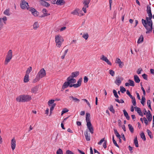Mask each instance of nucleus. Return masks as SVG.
I'll return each instance as SVG.
<instances>
[{
	"instance_id": "1",
	"label": "nucleus",
	"mask_w": 154,
	"mask_h": 154,
	"mask_svg": "<svg viewBox=\"0 0 154 154\" xmlns=\"http://www.w3.org/2000/svg\"><path fill=\"white\" fill-rule=\"evenodd\" d=\"M149 17H146V20L143 19L142 20V22L144 26L146 29V34L152 32V22L151 19L152 18V15H148Z\"/></svg>"
},
{
	"instance_id": "2",
	"label": "nucleus",
	"mask_w": 154,
	"mask_h": 154,
	"mask_svg": "<svg viewBox=\"0 0 154 154\" xmlns=\"http://www.w3.org/2000/svg\"><path fill=\"white\" fill-rule=\"evenodd\" d=\"M32 99L31 96L26 94L20 95L16 98V100L19 102H28Z\"/></svg>"
},
{
	"instance_id": "3",
	"label": "nucleus",
	"mask_w": 154,
	"mask_h": 154,
	"mask_svg": "<svg viewBox=\"0 0 154 154\" xmlns=\"http://www.w3.org/2000/svg\"><path fill=\"white\" fill-rule=\"evenodd\" d=\"M86 121L87 122V126L90 132L92 134L94 133V129L90 122V114L89 113L86 114Z\"/></svg>"
},
{
	"instance_id": "4",
	"label": "nucleus",
	"mask_w": 154,
	"mask_h": 154,
	"mask_svg": "<svg viewBox=\"0 0 154 154\" xmlns=\"http://www.w3.org/2000/svg\"><path fill=\"white\" fill-rule=\"evenodd\" d=\"M55 42L56 46L58 48H60L63 42V39L62 37L60 35H56L55 37Z\"/></svg>"
},
{
	"instance_id": "5",
	"label": "nucleus",
	"mask_w": 154,
	"mask_h": 154,
	"mask_svg": "<svg viewBox=\"0 0 154 154\" xmlns=\"http://www.w3.org/2000/svg\"><path fill=\"white\" fill-rule=\"evenodd\" d=\"M46 75V71L44 68L41 69L37 75L41 79L44 77Z\"/></svg>"
},
{
	"instance_id": "6",
	"label": "nucleus",
	"mask_w": 154,
	"mask_h": 154,
	"mask_svg": "<svg viewBox=\"0 0 154 154\" xmlns=\"http://www.w3.org/2000/svg\"><path fill=\"white\" fill-rule=\"evenodd\" d=\"M20 7L22 9H26L29 8L28 3L24 0H22L21 1V3L20 4Z\"/></svg>"
},
{
	"instance_id": "7",
	"label": "nucleus",
	"mask_w": 154,
	"mask_h": 154,
	"mask_svg": "<svg viewBox=\"0 0 154 154\" xmlns=\"http://www.w3.org/2000/svg\"><path fill=\"white\" fill-rule=\"evenodd\" d=\"M27 10L31 11L32 15L35 17H37L39 15V13L34 8L31 7L27 8Z\"/></svg>"
},
{
	"instance_id": "8",
	"label": "nucleus",
	"mask_w": 154,
	"mask_h": 154,
	"mask_svg": "<svg viewBox=\"0 0 154 154\" xmlns=\"http://www.w3.org/2000/svg\"><path fill=\"white\" fill-rule=\"evenodd\" d=\"M16 140L14 137L11 140V146L12 150H14L16 147Z\"/></svg>"
},
{
	"instance_id": "9",
	"label": "nucleus",
	"mask_w": 154,
	"mask_h": 154,
	"mask_svg": "<svg viewBox=\"0 0 154 154\" xmlns=\"http://www.w3.org/2000/svg\"><path fill=\"white\" fill-rule=\"evenodd\" d=\"M66 80L68 81L69 84L74 83L76 82L75 79L73 78H71L70 76L67 78Z\"/></svg>"
},
{
	"instance_id": "10",
	"label": "nucleus",
	"mask_w": 154,
	"mask_h": 154,
	"mask_svg": "<svg viewBox=\"0 0 154 154\" xmlns=\"http://www.w3.org/2000/svg\"><path fill=\"white\" fill-rule=\"evenodd\" d=\"M82 79V78H80L77 82V83L74 84V87L75 88H77L80 87L81 85Z\"/></svg>"
},
{
	"instance_id": "11",
	"label": "nucleus",
	"mask_w": 154,
	"mask_h": 154,
	"mask_svg": "<svg viewBox=\"0 0 154 154\" xmlns=\"http://www.w3.org/2000/svg\"><path fill=\"white\" fill-rule=\"evenodd\" d=\"M121 78L119 77H116L115 83L118 86H119L121 83Z\"/></svg>"
},
{
	"instance_id": "12",
	"label": "nucleus",
	"mask_w": 154,
	"mask_h": 154,
	"mask_svg": "<svg viewBox=\"0 0 154 154\" xmlns=\"http://www.w3.org/2000/svg\"><path fill=\"white\" fill-rule=\"evenodd\" d=\"M79 10L78 9H75L71 12V14L73 15H77L79 16H81L83 15V14H81L80 13H79Z\"/></svg>"
},
{
	"instance_id": "13",
	"label": "nucleus",
	"mask_w": 154,
	"mask_h": 154,
	"mask_svg": "<svg viewBox=\"0 0 154 154\" xmlns=\"http://www.w3.org/2000/svg\"><path fill=\"white\" fill-rule=\"evenodd\" d=\"M134 109L137 112V113L140 116L142 117L143 116V114L140 108L136 106L134 107Z\"/></svg>"
},
{
	"instance_id": "14",
	"label": "nucleus",
	"mask_w": 154,
	"mask_h": 154,
	"mask_svg": "<svg viewBox=\"0 0 154 154\" xmlns=\"http://www.w3.org/2000/svg\"><path fill=\"white\" fill-rule=\"evenodd\" d=\"M69 83L68 81L65 82L64 84H63L62 88V91H63L65 88H67L69 85Z\"/></svg>"
},
{
	"instance_id": "15",
	"label": "nucleus",
	"mask_w": 154,
	"mask_h": 154,
	"mask_svg": "<svg viewBox=\"0 0 154 154\" xmlns=\"http://www.w3.org/2000/svg\"><path fill=\"white\" fill-rule=\"evenodd\" d=\"M3 14L5 15L9 16L11 14V13L10 11V9L9 8L6 9L4 12Z\"/></svg>"
},
{
	"instance_id": "16",
	"label": "nucleus",
	"mask_w": 154,
	"mask_h": 154,
	"mask_svg": "<svg viewBox=\"0 0 154 154\" xmlns=\"http://www.w3.org/2000/svg\"><path fill=\"white\" fill-rule=\"evenodd\" d=\"M65 2L64 0H57L56 4L58 5H64Z\"/></svg>"
},
{
	"instance_id": "17",
	"label": "nucleus",
	"mask_w": 154,
	"mask_h": 154,
	"mask_svg": "<svg viewBox=\"0 0 154 154\" xmlns=\"http://www.w3.org/2000/svg\"><path fill=\"white\" fill-rule=\"evenodd\" d=\"M69 98L70 100L72 99L74 102L77 103H78L80 101V100L79 99L73 96H69Z\"/></svg>"
},
{
	"instance_id": "18",
	"label": "nucleus",
	"mask_w": 154,
	"mask_h": 154,
	"mask_svg": "<svg viewBox=\"0 0 154 154\" xmlns=\"http://www.w3.org/2000/svg\"><path fill=\"white\" fill-rule=\"evenodd\" d=\"M79 71H76L72 73L71 76V78H73L77 77L79 75Z\"/></svg>"
},
{
	"instance_id": "19",
	"label": "nucleus",
	"mask_w": 154,
	"mask_h": 154,
	"mask_svg": "<svg viewBox=\"0 0 154 154\" xmlns=\"http://www.w3.org/2000/svg\"><path fill=\"white\" fill-rule=\"evenodd\" d=\"M84 135L85 137V139L87 141H89L90 140V137L88 135L87 131H85L84 132Z\"/></svg>"
},
{
	"instance_id": "20",
	"label": "nucleus",
	"mask_w": 154,
	"mask_h": 154,
	"mask_svg": "<svg viewBox=\"0 0 154 154\" xmlns=\"http://www.w3.org/2000/svg\"><path fill=\"white\" fill-rule=\"evenodd\" d=\"M12 58V57L6 56L5 62V64L7 65L8 64V63L10 61Z\"/></svg>"
},
{
	"instance_id": "21",
	"label": "nucleus",
	"mask_w": 154,
	"mask_h": 154,
	"mask_svg": "<svg viewBox=\"0 0 154 154\" xmlns=\"http://www.w3.org/2000/svg\"><path fill=\"white\" fill-rule=\"evenodd\" d=\"M33 29L34 30H36L39 27V25L37 22H35L33 25Z\"/></svg>"
},
{
	"instance_id": "22",
	"label": "nucleus",
	"mask_w": 154,
	"mask_h": 154,
	"mask_svg": "<svg viewBox=\"0 0 154 154\" xmlns=\"http://www.w3.org/2000/svg\"><path fill=\"white\" fill-rule=\"evenodd\" d=\"M146 11L148 15H152L151 13V8L148 5L147 6Z\"/></svg>"
},
{
	"instance_id": "23",
	"label": "nucleus",
	"mask_w": 154,
	"mask_h": 154,
	"mask_svg": "<svg viewBox=\"0 0 154 154\" xmlns=\"http://www.w3.org/2000/svg\"><path fill=\"white\" fill-rule=\"evenodd\" d=\"M29 80V75L25 74L24 78L23 81L25 83L27 82Z\"/></svg>"
},
{
	"instance_id": "24",
	"label": "nucleus",
	"mask_w": 154,
	"mask_h": 154,
	"mask_svg": "<svg viewBox=\"0 0 154 154\" xmlns=\"http://www.w3.org/2000/svg\"><path fill=\"white\" fill-rule=\"evenodd\" d=\"M134 80L135 82L137 83H139L140 80L138 76L137 75H134Z\"/></svg>"
},
{
	"instance_id": "25",
	"label": "nucleus",
	"mask_w": 154,
	"mask_h": 154,
	"mask_svg": "<svg viewBox=\"0 0 154 154\" xmlns=\"http://www.w3.org/2000/svg\"><path fill=\"white\" fill-rule=\"evenodd\" d=\"M143 36L142 35H141L140 37H139L138 41L137 43L140 44L143 42Z\"/></svg>"
},
{
	"instance_id": "26",
	"label": "nucleus",
	"mask_w": 154,
	"mask_h": 154,
	"mask_svg": "<svg viewBox=\"0 0 154 154\" xmlns=\"http://www.w3.org/2000/svg\"><path fill=\"white\" fill-rule=\"evenodd\" d=\"M90 0H84L83 2V4H84V6L88 8V4L90 2Z\"/></svg>"
},
{
	"instance_id": "27",
	"label": "nucleus",
	"mask_w": 154,
	"mask_h": 154,
	"mask_svg": "<svg viewBox=\"0 0 154 154\" xmlns=\"http://www.w3.org/2000/svg\"><path fill=\"white\" fill-rule=\"evenodd\" d=\"M123 112L124 116L127 119V120H129L130 119V117L128 116L127 112L125 109L123 110Z\"/></svg>"
},
{
	"instance_id": "28",
	"label": "nucleus",
	"mask_w": 154,
	"mask_h": 154,
	"mask_svg": "<svg viewBox=\"0 0 154 154\" xmlns=\"http://www.w3.org/2000/svg\"><path fill=\"white\" fill-rule=\"evenodd\" d=\"M114 131L115 134L116 136L119 138H121V136L118 132L117 130L116 129H114Z\"/></svg>"
},
{
	"instance_id": "29",
	"label": "nucleus",
	"mask_w": 154,
	"mask_h": 154,
	"mask_svg": "<svg viewBox=\"0 0 154 154\" xmlns=\"http://www.w3.org/2000/svg\"><path fill=\"white\" fill-rule=\"evenodd\" d=\"M31 92L33 93H35L38 91V88L37 86H35L31 89Z\"/></svg>"
},
{
	"instance_id": "30",
	"label": "nucleus",
	"mask_w": 154,
	"mask_h": 154,
	"mask_svg": "<svg viewBox=\"0 0 154 154\" xmlns=\"http://www.w3.org/2000/svg\"><path fill=\"white\" fill-rule=\"evenodd\" d=\"M32 70V68L31 66H29L27 69L26 71V74L29 75V73Z\"/></svg>"
},
{
	"instance_id": "31",
	"label": "nucleus",
	"mask_w": 154,
	"mask_h": 154,
	"mask_svg": "<svg viewBox=\"0 0 154 154\" xmlns=\"http://www.w3.org/2000/svg\"><path fill=\"white\" fill-rule=\"evenodd\" d=\"M128 128L131 133L134 132V129L132 125L131 124H128Z\"/></svg>"
},
{
	"instance_id": "32",
	"label": "nucleus",
	"mask_w": 154,
	"mask_h": 154,
	"mask_svg": "<svg viewBox=\"0 0 154 154\" xmlns=\"http://www.w3.org/2000/svg\"><path fill=\"white\" fill-rule=\"evenodd\" d=\"M41 79L37 75H36V77L32 81L33 83H35L39 81L40 79Z\"/></svg>"
},
{
	"instance_id": "33",
	"label": "nucleus",
	"mask_w": 154,
	"mask_h": 154,
	"mask_svg": "<svg viewBox=\"0 0 154 154\" xmlns=\"http://www.w3.org/2000/svg\"><path fill=\"white\" fill-rule=\"evenodd\" d=\"M41 4L42 5L45 6L46 7H48L50 6V4L45 2H41Z\"/></svg>"
},
{
	"instance_id": "34",
	"label": "nucleus",
	"mask_w": 154,
	"mask_h": 154,
	"mask_svg": "<svg viewBox=\"0 0 154 154\" xmlns=\"http://www.w3.org/2000/svg\"><path fill=\"white\" fill-rule=\"evenodd\" d=\"M134 143L135 144L136 147H138L139 145L137 137H136L134 138Z\"/></svg>"
},
{
	"instance_id": "35",
	"label": "nucleus",
	"mask_w": 154,
	"mask_h": 154,
	"mask_svg": "<svg viewBox=\"0 0 154 154\" xmlns=\"http://www.w3.org/2000/svg\"><path fill=\"white\" fill-rule=\"evenodd\" d=\"M141 138L142 139V140L145 141L146 140V138L144 134V133L143 132H142L140 134Z\"/></svg>"
},
{
	"instance_id": "36",
	"label": "nucleus",
	"mask_w": 154,
	"mask_h": 154,
	"mask_svg": "<svg viewBox=\"0 0 154 154\" xmlns=\"http://www.w3.org/2000/svg\"><path fill=\"white\" fill-rule=\"evenodd\" d=\"M7 56L12 57V52L11 50H10L8 51Z\"/></svg>"
},
{
	"instance_id": "37",
	"label": "nucleus",
	"mask_w": 154,
	"mask_h": 154,
	"mask_svg": "<svg viewBox=\"0 0 154 154\" xmlns=\"http://www.w3.org/2000/svg\"><path fill=\"white\" fill-rule=\"evenodd\" d=\"M146 117L149 122H150L152 120V116L151 114H149V115H146Z\"/></svg>"
},
{
	"instance_id": "38",
	"label": "nucleus",
	"mask_w": 154,
	"mask_h": 154,
	"mask_svg": "<svg viewBox=\"0 0 154 154\" xmlns=\"http://www.w3.org/2000/svg\"><path fill=\"white\" fill-rule=\"evenodd\" d=\"M128 82L129 83V85L132 86H134V82L131 79H129L128 80Z\"/></svg>"
},
{
	"instance_id": "39",
	"label": "nucleus",
	"mask_w": 154,
	"mask_h": 154,
	"mask_svg": "<svg viewBox=\"0 0 154 154\" xmlns=\"http://www.w3.org/2000/svg\"><path fill=\"white\" fill-rule=\"evenodd\" d=\"M147 132L148 134V136L150 138L152 139L153 138V137L152 136V132L149 129H147Z\"/></svg>"
},
{
	"instance_id": "40",
	"label": "nucleus",
	"mask_w": 154,
	"mask_h": 154,
	"mask_svg": "<svg viewBox=\"0 0 154 154\" xmlns=\"http://www.w3.org/2000/svg\"><path fill=\"white\" fill-rule=\"evenodd\" d=\"M145 98L144 97V96H142V100L141 101V103L143 106L144 105V103L145 101Z\"/></svg>"
},
{
	"instance_id": "41",
	"label": "nucleus",
	"mask_w": 154,
	"mask_h": 154,
	"mask_svg": "<svg viewBox=\"0 0 154 154\" xmlns=\"http://www.w3.org/2000/svg\"><path fill=\"white\" fill-rule=\"evenodd\" d=\"M147 104L149 108L151 109L152 110L151 106V101L150 100H147Z\"/></svg>"
},
{
	"instance_id": "42",
	"label": "nucleus",
	"mask_w": 154,
	"mask_h": 154,
	"mask_svg": "<svg viewBox=\"0 0 154 154\" xmlns=\"http://www.w3.org/2000/svg\"><path fill=\"white\" fill-rule=\"evenodd\" d=\"M126 91V89L123 87V86H120V91L122 93H124V92Z\"/></svg>"
},
{
	"instance_id": "43",
	"label": "nucleus",
	"mask_w": 154,
	"mask_h": 154,
	"mask_svg": "<svg viewBox=\"0 0 154 154\" xmlns=\"http://www.w3.org/2000/svg\"><path fill=\"white\" fill-rule=\"evenodd\" d=\"M89 37V35L88 33L84 34L82 36V37L85 38V40L88 39Z\"/></svg>"
},
{
	"instance_id": "44",
	"label": "nucleus",
	"mask_w": 154,
	"mask_h": 154,
	"mask_svg": "<svg viewBox=\"0 0 154 154\" xmlns=\"http://www.w3.org/2000/svg\"><path fill=\"white\" fill-rule=\"evenodd\" d=\"M109 109L110 110V111L112 112L113 113H115V110L113 109V106L112 105H111L110 107V108Z\"/></svg>"
},
{
	"instance_id": "45",
	"label": "nucleus",
	"mask_w": 154,
	"mask_h": 154,
	"mask_svg": "<svg viewBox=\"0 0 154 154\" xmlns=\"http://www.w3.org/2000/svg\"><path fill=\"white\" fill-rule=\"evenodd\" d=\"M57 154H63V152L62 150L60 149H59L57 151Z\"/></svg>"
},
{
	"instance_id": "46",
	"label": "nucleus",
	"mask_w": 154,
	"mask_h": 154,
	"mask_svg": "<svg viewBox=\"0 0 154 154\" xmlns=\"http://www.w3.org/2000/svg\"><path fill=\"white\" fill-rule=\"evenodd\" d=\"M113 92L114 94V95L115 96V97L117 98H119V96L117 94V92L115 90H113Z\"/></svg>"
},
{
	"instance_id": "47",
	"label": "nucleus",
	"mask_w": 154,
	"mask_h": 154,
	"mask_svg": "<svg viewBox=\"0 0 154 154\" xmlns=\"http://www.w3.org/2000/svg\"><path fill=\"white\" fill-rule=\"evenodd\" d=\"M131 99H132V102L133 105L134 106H136V102L135 98L134 97H133V98H131Z\"/></svg>"
},
{
	"instance_id": "48",
	"label": "nucleus",
	"mask_w": 154,
	"mask_h": 154,
	"mask_svg": "<svg viewBox=\"0 0 154 154\" xmlns=\"http://www.w3.org/2000/svg\"><path fill=\"white\" fill-rule=\"evenodd\" d=\"M54 101L55 100H49L48 102V105L50 106H51L50 104H53L54 103Z\"/></svg>"
},
{
	"instance_id": "49",
	"label": "nucleus",
	"mask_w": 154,
	"mask_h": 154,
	"mask_svg": "<svg viewBox=\"0 0 154 154\" xmlns=\"http://www.w3.org/2000/svg\"><path fill=\"white\" fill-rule=\"evenodd\" d=\"M107 59V58L105 56L103 55H102L101 57L100 58V59L101 60H102L105 61Z\"/></svg>"
},
{
	"instance_id": "50",
	"label": "nucleus",
	"mask_w": 154,
	"mask_h": 154,
	"mask_svg": "<svg viewBox=\"0 0 154 154\" xmlns=\"http://www.w3.org/2000/svg\"><path fill=\"white\" fill-rule=\"evenodd\" d=\"M0 18L2 19V20H3L4 23L5 24L6 23V21L7 20V18L6 17L4 16L2 18Z\"/></svg>"
},
{
	"instance_id": "51",
	"label": "nucleus",
	"mask_w": 154,
	"mask_h": 154,
	"mask_svg": "<svg viewBox=\"0 0 154 154\" xmlns=\"http://www.w3.org/2000/svg\"><path fill=\"white\" fill-rule=\"evenodd\" d=\"M109 73L112 76H113L115 75V72L113 70L110 69L109 70Z\"/></svg>"
},
{
	"instance_id": "52",
	"label": "nucleus",
	"mask_w": 154,
	"mask_h": 154,
	"mask_svg": "<svg viewBox=\"0 0 154 154\" xmlns=\"http://www.w3.org/2000/svg\"><path fill=\"white\" fill-rule=\"evenodd\" d=\"M69 110L68 109H67L66 108H65L64 109H63V110L62 111V112H61V115L62 116L66 112H67Z\"/></svg>"
},
{
	"instance_id": "53",
	"label": "nucleus",
	"mask_w": 154,
	"mask_h": 154,
	"mask_svg": "<svg viewBox=\"0 0 154 154\" xmlns=\"http://www.w3.org/2000/svg\"><path fill=\"white\" fill-rule=\"evenodd\" d=\"M115 63H118V64L119 63H122V62H121L120 59L118 58H117L116 59V61H115Z\"/></svg>"
},
{
	"instance_id": "54",
	"label": "nucleus",
	"mask_w": 154,
	"mask_h": 154,
	"mask_svg": "<svg viewBox=\"0 0 154 154\" xmlns=\"http://www.w3.org/2000/svg\"><path fill=\"white\" fill-rule=\"evenodd\" d=\"M126 94L128 95L131 99L133 98L134 97L130 94V92L128 90H127L126 91Z\"/></svg>"
},
{
	"instance_id": "55",
	"label": "nucleus",
	"mask_w": 154,
	"mask_h": 154,
	"mask_svg": "<svg viewBox=\"0 0 154 154\" xmlns=\"http://www.w3.org/2000/svg\"><path fill=\"white\" fill-rule=\"evenodd\" d=\"M82 100H84V101H85V102H86V103H87L88 105V106L90 107V108H91V105H90V103H89V102H88V101L86 99H82Z\"/></svg>"
},
{
	"instance_id": "56",
	"label": "nucleus",
	"mask_w": 154,
	"mask_h": 154,
	"mask_svg": "<svg viewBox=\"0 0 154 154\" xmlns=\"http://www.w3.org/2000/svg\"><path fill=\"white\" fill-rule=\"evenodd\" d=\"M142 76L143 78V79L146 80H147V75L146 74L144 73L142 75Z\"/></svg>"
},
{
	"instance_id": "57",
	"label": "nucleus",
	"mask_w": 154,
	"mask_h": 154,
	"mask_svg": "<svg viewBox=\"0 0 154 154\" xmlns=\"http://www.w3.org/2000/svg\"><path fill=\"white\" fill-rule=\"evenodd\" d=\"M3 25L2 22V19L0 18V31L2 29Z\"/></svg>"
},
{
	"instance_id": "58",
	"label": "nucleus",
	"mask_w": 154,
	"mask_h": 154,
	"mask_svg": "<svg viewBox=\"0 0 154 154\" xmlns=\"http://www.w3.org/2000/svg\"><path fill=\"white\" fill-rule=\"evenodd\" d=\"M42 12L45 15L48 14H48L47 13V10L45 9H43V10H42Z\"/></svg>"
},
{
	"instance_id": "59",
	"label": "nucleus",
	"mask_w": 154,
	"mask_h": 154,
	"mask_svg": "<svg viewBox=\"0 0 154 154\" xmlns=\"http://www.w3.org/2000/svg\"><path fill=\"white\" fill-rule=\"evenodd\" d=\"M104 138H103L101 139L100 141L98 143V144L99 145H101L102 143L104 141H105V140H104Z\"/></svg>"
},
{
	"instance_id": "60",
	"label": "nucleus",
	"mask_w": 154,
	"mask_h": 154,
	"mask_svg": "<svg viewBox=\"0 0 154 154\" xmlns=\"http://www.w3.org/2000/svg\"><path fill=\"white\" fill-rule=\"evenodd\" d=\"M66 154H74L72 152L69 150H68L66 151Z\"/></svg>"
},
{
	"instance_id": "61",
	"label": "nucleus",
	"mask_w": 154,
	"mask_h": 154,
	"mask_svg": "<svg viewBox=\"0 0 154 154\" xmlns=\"http://www.w3.org/2000/svg\"><path fill=\"white\" fill-rule=\"evenodd\" d=\"M142 71V69L141 68H139L138 69L137 71V73L139 74L141 73V72Z\"/></svg>"
},
{
	"instance_id": "62",
	"label": "nucleus",
	"mask_w": 154,
	"mask_h": 154,
	"mask_svg": "<svg viewBox=\"0 0 154 154\" xmlns=\"http://www.w3.org/2000/svg\"><path fill=\"white\" fill-rule=\"evenodd\" d=\"M88 77L86 76H85L84 77V82L86 83L88 82Z\"/></svg>"
},
{
	"instance_id": "63",
	"label": "nucleus",
	"mask_w": 154,
	"mask_h": 154,
	"mask_svg": "<svg viewBox=\"0 0 154 154\" xmlns=\"http://www.w3.org/2000/svg\"><path fill=\"white\" fill-rule=\"evenodd\" d=\"M143 119L144 120V123L146 125H147L148 124V121L147 119L145 117L143 118Z\"/></svg>"
},
{
	"instance_id": "64",
	"label": "nucleus",
	"mask_w": 154,
	"mask_h": 154,
	"mask_svg": "<svg viewBox=\"0 0 154 154\" xmlns=\"http://www.w3.org/2000/svg\"><path fill=\"white\" fill-rule=\"evenodd\" d=\"M105 62H106L108 65H112V63L110 62L108 60V59H107L105 60Z\"/></svg>"
}]
</instances>
